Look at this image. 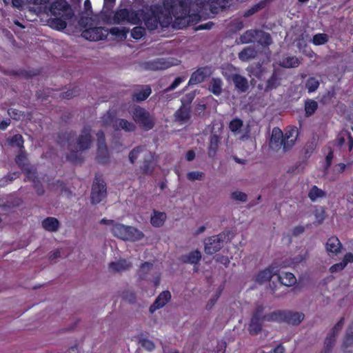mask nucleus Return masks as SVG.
<instances>
[{"mask_svg":"<svg viewBox=\"0 0 353 353\" xmlns=\"http://www.w3.org/2000/svg\"><path fill=\"white\" fill-rule=\"evenodd\" d=\"M223 82L219 78H212L209 84L208 90L216 96H219L222 92Z\"/></svg>","mask_w":353,"mask_h":353,"instance_id":"33","label":"nucleus"},{"mask_svg":"<svg viewBox=\"0 0 353 353\" xmlns=\"http://www.w3.org/2000/svg\"><path fill=\"white\" fill-rule=\"evenodd\" d=\"M319 87V81L313 77H309L305 82V88L309 93L315 92Z\"/></svg>","mask_w":353,"mask_h":353,"instance_id":"45","label":"nucleus"},{"mask_svg":"<svg viewBox=\"0 0 353 353\" xmlns=\"http://www.w3.org/2000/svg\"><path fill=\"white\" fill-rule=\"evenodd\" d=\"M116 0H103V6L101 12L107 11L108 13L112 12V8L114 7Z\"/></svg>","mask_w":353,"mask_h":353,"instance_id":"57","label":"nucleus"},{"mask_svg":"<svg viewBox=\"0 0 353 353\" xmlns=\"http://www.w3.org/2000/svg\"><path fill=\"white\" fill-rule=\"evenodd\" d=\"M107 195L106 183L99 176L96 175L91 190V202L97 204L102 201Z\"/></svg>","mask_w":353,"mask_h":353,"instance_id":"8","label":"nucleus"},{"mask_svg":"<svg viewBox=\"0 0 353 353\" xmlns=\"http://www.w3.org/2000/svg\"><path fill=\"white\" fill-rule=\"evenodd\" d=\"M204 176V173L199 171H192L187 174V178L190 181L201 180Z\"/></svg>","mask_w":353,"mask_h":353,"instance_id":"55","label":"nucleus"},{"mask_svg":"<svg viewBox=\"0 0 353 353\" xmlns=\"http://www.w3.org/2000/svg\"><path fill=\"white\" fill-rule=\"evenodd\" d=\"M117 121L118 125L115 128V130H117L121 129L127 132H132L136 130V125L132 122H130L127 119H119Z\"/></svg>","mask_w":353,"mask_h":353,"instance_id":"32","label":"nucleus"},{"mask_svg":"<svg viewBox=\"0 0 353 353\" xmlns=\"http://www.w3.org/2000/svg\"><path fill=\"white\" fill-rule=\"evenodd\" d=\"M127 228L128 225H125L119 223H115L111 228V232L114 236L123 240L125 234H126L125 232Z\"/></svg>","mask_w":353,"mask_h":353,"instance_id":"31","label":"nucleus"},{"mask_svg":"<svg viewBox=\"0 0 353 353\" xmlns=\"http://www.w3.org/2000/svg\"><path fill=\"white\" fill-rule=\"evenodd\" d=\"M139 342L141 346L148 351H152L155 347L154 343L148 339H141Z\"/></svg>","mask_w":353,"mask_h":353,"instance_id":"56","label":"nucleus"},{"mask_svg":"<svg viewBox=\"0 0 353 353\" xmlns=\"http://www.w3.org/2000/svg\"><path fill=\"white\" fill-rule=\"evenodd\" d=\"M325 248L328 256L334 257L341 252L343 245L338 237L332 236L327 239Z\"/></svg>","mask_w":353,"mask_h":353,"instance_id":"14","label":"nucleus"},{"mask_svg":"<svg viewBox=\"0 0 353 353\" xmlns=\"http://www.w3.org/2000/svg\"><path fill=\"white\" fill-rule=\"evenodd\" d=\"M264 310L263 305H257L252 314L248 330L252 336L257 335L261 332L263 322H274V321L268 319L267 316L270 315V313L263 314Z\"/></svg>","mask_w":353,"mask_h":353,"instance_id":"7","label":"nucleus"},{"mask_svg":"<svg viewBox=\"0 0 353 353\" xmlns=\"http://www.w3.org/2000/svg\"><path fill=\"white\" fill-rule=\"evenodd\" d=\"M259 30L251 29L246 30L239 37L240 42L243 44L250 43L256 40Z\"/></svg>","mask_w":353,"mask_h":353,"instance_id":"30","label":"nucleus"},{"mask_svg":"<svg viewBox=\"0 0 353 353\" xmlns=\"http://www.w3.org/2000/svg\"><path fill=\"white\" fill-rule=\"evenodd\" d=\"M201 259V253L199 250H196L189 252L187 254L182 255L181 260L184 263H190L192 265H197Z\"/></svg>","mask_w":353,"mask_h":353,"instance_id":"22","label":"nucleus"},{"mask_svg":"<svg viewBox=\"0 0 353 353\" xmlns=\"http://www.w3.org/2000/svg\"><path fill=\"white\" fill-rule=\"evenodd\" d=\"M329 40V37L325 33H318L313 36L312 43L315 46H321L326 43Z\"/></svg>","mask_w":353,"mask_h":353,"instance_id":"46","label":"nucleus"},{"mask_svg":"<svg viewBox=\"0 0 353 353\" xmlns=\"http://www.w3.org/2000/svg\"><path fill=\"white\" fill-rule=\"evenodd\" d=\"M33 188L39 196H42L45 193L43 185L38 179H33Z\"/></svg>","mask_w":353,"mask_h":353,"instance_id":"54","label":"nucleus"},{"mask_svg":"<svg viewBox=\"0 0 353 353\" xmlns=\"http://www.w3.org/2000/svg\"><path fill=\"white\" fill-rule=\"evenodd\" d=\"M277 279L280 285L285 286H292L296 282L295 276L291 272H284L278 274Z\"/></svg>","mask_w":353,"mask_h":353,"instance_id":"26","label":"nucleus"},{"mask_svg":"<svg viewBox=\"0 0 353 353\" xmlns=\"http://www.w3.org/2000/svg\"><path fill=\"white\" fill-rule=\"evenodd\" d=\"M299 64V59L296 56H291L283 58L280 65L285 68H292L298 67Z\"/></svg>","mask_w":353,"mask_h":353,"instance_id":"36","label":"nucleus"},{"mask_svg":"<svg viewBox=\"0 0 353 353\" xmlns=\"http://www.w3.org/2000/svg\"><path fill=\"white\" fill-rule=\"evenodd\" d=\"M8 142L10 145H15L20 150L24 149V140L21 134H17L8 139Z\"/></svg>","mask_w":353,"mask_h":353,"instance_id":"44","label":"nucleus"},{"mask_svg":"<svg viewBox=\"0 0 353 353\" xmlns=\"http://www.w3.org/2000/svg\"><path fill=\"white\" fill-rule=\"evenodd\" d=\"M167 215L165 212L154 210L150 218V223L155 228H160L164 224Z\"/></svg>","mask_w":353,"mask_h":353,"instance_id":"27","label":"nucleus"},{"mask_svg":"<svg viewBox=\"0 0 353 353\" xmlns=\"http://www.w3.org/2000/svg\"><path fill=\"white\" fill-rule=\"evenodd\" d=\"M256 41L264 48L269 47L272 43L270 34L261 30H259Z\"/></svg>","mask_w":353,"mask_h":353,"instance_id":"28","label":"nucleus"},{"mask_svg":"<svg viewBox=\"0 0 353 353\" xmlns=\"http://www.w3.org/2000/svg\"><path fill=\"white\" fill-rule=\"evenodd\" d=\"M227 347L226 342L223 340L217 341L216 353H225Z\"/></svg>","mask_w":353,"mask_h":353,"instance_id":"64","label":"nucleus"},{"mask_svg":"<svg viewBox=\"0 0 353 353\" xmlns=\"http://www.w3.org/2000/svg\"><path fill=\"white\" fill-rule=\"evenodd\" d=\"M150 65L152 69L155 70H165L170 66V63L163 58H159L154 60L152 62H151Z\"/></svg>","mask_w":353,"mask_h":353,"instance_id":"42","label":"nucleus"},{"mask_svg":"<svg viewBox=\"0 0 353 353\" xmlns=\"http://www.w3.org/2000/svg\"><path fill=\"white\" fill-rule=\"evenodd\" d=\"M78 23L81 28L85 30L93 25V20L92 17L83 16L79 18Z\"/></svg>","mask_w":353,"mask_h":353,"instance_id":"52","label":"nucleus"},{"mask_svg":"<svg viewBox=\"0 0 353 353\" xmlns=\"http://www.w3.org/2000/svg\"><path fill=\"white\" fill-rule=\"evenodd\" d=\"M132 116L134 121L145 131H149L155 126L154 116L144 108L135 107L132 112Z\"/></svg>","mask_w":353,"mask_h":353,"instance_id":"6","label":"nucleus"},{"mask_svg":"<svg viewBox=\"0 0 353 353\" xmlns=\"http://www.w3.org/2000/svg\"><path fill=\"white\" fill-rule=\"evenodd\" d=\"M123 299L128 301L130 303H134L137 297L134 292L126 291L123 293Z\"/></svg>","mask_w":353,"mask_h":353,"instance_id":"61","label":"nucleus"},{"mask_svg":"<svg viewBox=\"0 0 353 353\" xmlns=\"http://www.w3.org/2000/svg\"><path fill=\"white\" fill-rule=\"evenodd\" d=\"M153 268V263L150 262H144L141 264L139 270V276L141 280L147 279V275Z\"/></svg>","mask_w":353,"mask_h":353,"instance_id":"43","label":"nucleus"},{"mask_svg":"<svg viewBox=\"0 0 353 353\" xmlns=\"http://www.w3.org/2000/svg\"><path fill=\"white\" fill-rule=\"evenodd\" d=\"M92 128L90 125H85L81 134L77 139V150L72 148V141L76 137V132L73 130L65 131L61 132L58 138L61 142L68 143V148L70 150V153L67 155V159L72 163L81 162L82 159L81 154L79 152H82L88 150L90 148L92 139Z\"/></svg>","mask_w":353,"mask_h":353,"instance_id":"2","label":"nucleus"},{"mask_svg":"<svg viewBox=\"0 0 353 353\" xmlns=\"http://www.w3.org/2000/svg\"><path fill=\"white\" fill-rule=\"evenodd\" d=\"M345 268V265L342 261L340 263H335L330 268V272L331 273L338 272L343 270Z\"/></svg>","mask_w":353,"mask_h":353,"instance_id":"62","label":"nucleus"},{"mask_svg":"<svg viewBox=\"0 0 353 353\" xmlns=\"http://www.w3.org/2000/svg\"><path fill=\"white\" fill-rule=\"evenodd\" d=\"M152 93V89L149 85H143L141 90H136L132 96L134 101L141 102L146 100Z\"/></svg>","mask_w":353,"mask_h":353,"instance_id":"24","label":"nucleus"},{"mask_svg":"<svg viewBox=\"0 0 353 353\" xmlns=\"http://www.w3.org/2000/svg\"><path fill=\"white\" fill-rule=\"evenodd\" d=\"M26 157L25 152L23 151V149H21L20 150L19 154L16 156L14 159L15 163L18 165L19 168L22 169L26 165Z\"/></svg>","mask_w":353,"mask_h":353,"instance_id":"53","label":"nucleus"},{"mask_svg":"<svg viewBox=\"0 0 353 353\" xmlns=\"http://www.w3.org/2000/svg\"><path fill=\"white\" fill-rule=\"evenodd\" d=\"M280 80L276 72H274L267 81L265 90L269 91L278 88L281 84Z\"/></svg>","mask_w":353,"mask_h":353,"instance_id":"37","label":"nucleus"},{"mask_svg":"<svg viewBox=\"0 0 353 353\" xmlns=\"http://www.w3.org/2000/svg\"><path fill=\"white\" fill-rule=\"evenodd\" d=\"M243 123L241 119L234 118L229 123V128L232 132L239 131L243 126Z\"/></svg>","mask_w":353,"mask_h":353,"instance_id":"50","label":"nucleus"},{"mask_svg":"<svg viewBox=\"0 0 353 353\" xmlns=\"http://www.w3.org/2000/svg\"><path fill=\"white\" fill-rule=\"evenodd\" d=\"M211 75L208 67H201L193 72L188 81V85H196L203 82Z\"/></svg>","mask_w":353,"mask_h":353,"instance_id":"15","label":"nucleus"},{"mask_svg":"<svg viewBox=\"0 0 353 353\" xmlns=\"http://www.w3.org/2000/svg\"><path fill=\"white\" fill-rule=\"evenodd\" d=\"M41 225L43 229L50 232H57L60 227V223L59 220L57 218L52 216H49L44 219L41 222Z\"/></svg>","mask_w":353,"mask_h":353,"instance_id":"23","label":"nucleus"},{"mask_svg":"<svg viewBox=\"0 0 353 353\" xmlns=\"http://www.w3.org/2000/svg\"><path fill=\"white\" fill-rule=\"evenodd\" d=\"M101 20L105 24H122L125 22L133 25H138L141 22L140 17L137 11L128 8H121L115 12H100Z\"/></svg>","mask_w":353,"mask_h":353,"instance_id":"4","label":"nucleus"},{"mask_svg":"<svg viewBox=\"0 0 353 353\" xmlns=\"http://www.w3.org/2000/svg\"><path fill=\"white\" fill-rule=\"evenodd\" d=\"M318 108V103L314 100L307 99L305 101L304 109L305 115L307 117L313 115Z\"/></svg>","mask_w":353,"mask_h":353,"instance_id":"35","label":"nucleus"},{"mask_svg":"<svg viewBox=\"0 0 353 353\" xmlns=\"http://www.w3.org/2000/svg\"><path fill=\"white\" fill-rule=\"evenodd\" d=\"M344 323V318L341 317L339 321L334 325L330 333H333L334 335L337 336L339 332L341 330Z\"/></svg>","mask_w":353,"mask_h":353,"instance_id":"60","label":"nucleus"},{"mask_svg":"<svg viewBox=\"0 0 353 353\" xmlns=\"http://www.w3.org/2000/svg\"><path fill=\"white\" fill-rule=\"evenodd\" d=\"M50 12L54 17L48 20L51 28L57 30L66 28L68 21L74 18V11L65 0H56L51 3Z\"/></svg>","mask_w":353,"mask_h":353,"instance_id":"3","label":"nucleus"},{"mask_svg":"<svg viewBox=\"0 0 353 353\" xmlns=\"http://www.w3.org/2000/svg\"><path fill=\"white\" fill-rule=\"evenodd\" d=\"M143 145H138L134 148L129 153V161L132 164H134L138 159L139 154L143 151Z\"/></svg>","mask_w":353,"mask_h":353,"instance_id":"47","label":"nucleus"},{"mask_svg":"<svg viewBox=\"0 0 353 353\" xmlns=\"http://www.w3.org/2000/svg\"><path fill=\"white\" fill-rule=\"evenodd\" d=\"M232 80L239 92H245L248 90V81L245 77L239 74H234L232 77Z\"/></svg>","mask_w":353,"mask_h":353,"instance_id":"19","label":"nucleus"},{"mask_svg":"<svg viewBox=\"0 0 353 353\" xmlns=\"http://www.w3.org/2000/svg\"><path fill=\"white\" fill-rule=\"evenodd\" d=\"M353 346V323L351 324L346 332L343 343V348L344 351L350 347Z\"/></svg>","mask_w":353,"mask_h":353,"instance_id":"38","label":"nucleus"},{"mask_svg":"<svg viewBox=\"0 0 353 353\" xmlns=\"http://www.w3.org/2000/svg\"><path fill=\"white\" fill-rule=\"evenodd\" d=\"M81 35L89 41H100L105 39L108 36V30L103 27L92 26L82 31Z\"/></svg>","mask_w":353,"mask_h":353,"instance_id":"11","label":"nucleus"},{"mask_svg":"<svg viewBox=\"0 0 353 353\" xmlns=\"http://www.w3.org/2000/svg\"><path fill=\"white\" fill-rule=\"evenodd\" d=\"M80 94V89L78 86H74L66 92L61 94L60 97L64 99H70Z\"/></svg>","mask_w":353,"mask_h":353,"instance_id":"48","label":"nucleus"},{"mask_svg":"<svg viewBox=\"0 0 353 353\" xmlns=\"http://www.w3.org/2000/svg\"><path fill=\"white\" fill-rule=\"evenodd\" d=\"M174 117L176 121L185 123L190 120V107L189 105H183L175 112Z\"/></svg>","mask_w":353,"mask_h":353,"instance_id":"18","label":"nucleus"},{"mask_svg":"<svg viewBox=\"0 0 353 353\" xmlns=\"http://www.w3.org/2000/svg\"><path fill=\"white\" fill-rule=\"evenodd\" d=\"M128 32L129 29L125 27L122 28L112 27L108 31L112 35L120 37L122 40L126 39Z\"/></svg>","mask_w":353,"mask_h":353,"instance_id":"41","label":"nucleus"},{"mask_svg":"<svg viewBox=\"0 0 353 353\" xmlns=\"http://www.w3.org/2000/svg\"><path fill=\"white\" fill-rule=\"evenodd\" d=\"M192 0H163L162 5H151L147 11L141 12V17L148 30L157 29L159 25L168 27L174 17L185 19L190 15Z\"/></svg>","mask_w":353,"mask_h":353,"instance_id":"1","label":"nucleus"},{"mask_svg":"<svg viewBox=\"0 0 353 353\" xmlns=\"http://www.w3.org/2000/svg\"><path fill=\"white\" fill-rule=\"evenodd\" d=\"M273 269L274 268L272 266H270L263 270L260 271L255 276V282L259 284H263L265 282L270 281L274 275Z\"/></svg>","mask_w":353,"mask_h":353,"instance_id":"25","label":"nucleus"},{"mask_svg":"<svg viewBox=\"0 0 353 353\" xmlns=\"http://www.w3.org/2000/svg\"><path fill=\"white\" fill-rule=\"evenodd\" d=\"M256 50L253 47H245L239 53V59L242 61H248L256 57Z\"/></svg>","mask_w":353,"mask_h":353,"instance_id":"29","label":"nucleus"},{"mask_svg":"<svg viewBox=\"0 0 353 353\" xmlns=\"http://www.w3.org/2000/svg\"><path fill=\"white\" fill-rule=\"evenodd\" d=\"M145 34V30L141 26H136L131 30V37L135 40L140 39L144 36Z\"/></svg>","mask_w":353,"mask_h":353,"instance_id":"49","label":"nucleus"},{"mask_svg":"<svg viewBox=\"0 0 353 353\" xmlns=\"http://www.w3.org/2000/svg\"><path fill=\"white\" fill-rule=\"evenodd\" d=\"M185 77H177L175 78L174 81L165 89L166 92H170L174 90L178 87L183 81H184Z\"/></svg>","mask_w":353,"mask_h":353,"instance_id":"58","label":"nucleus"},{"mask_svg":"<svg viewBox=\"0 0 353 353\" xmlns=\"http://www.w3.org/2000/svg\"><path fill=\"white\" fill-rule=\"evenodd\" d=\"M285 141L281 130L279 128H274L270 140V147L276 151H278L283 148V150L285 152Z\"/></svg>","mask_w":353,"mask_h":353,"instance_id":"13","label":"nucleus"},{"mask_svg":"<svg viewBox=\"0 0 353 353\" xmlns=\"http://www.w3.org/2000/svg\"><path fill=\"white\" fill-rule=\"evenodd\" d=\"M267 317L268 320L279 323H285L289 325H297L304 319L305 315L302 312L279 310L270 312Z\"/></svg>","mask_w":353,"mask_h":353,"instance_id":"5","label":"nucleus"},{"mask_svg":"<svg viewBox=\"0 0 353 353\" xmlns=\"http://www.w3.org/2000/svg\"><path fill=\"white\" fill-rule=\"evenodd\" d=\"M232 198L240 201H246L248 199V196L245 193L240 192V191H235L232 193Z\"/></svg>","mask_w":353,"mask_h":353,"instance_id":"59","label":"nucleus"},{"mask_svg":"<svg viewBox=\"0 0 353 353\" xmlns=\"http://www.w3.org/2000/svg\"><path fill=\"white\" fill-rule=\"evenodd\" d=\"M125 233L123 241L134 242L142 239L144 236L141 231L132 226H128Z\"/></svg>","mask_w":353,"mask_h":353,"instance_id":"21","label":"nucleus"},{"mask_svg":"<svg viewBox=\"0 0 353 353\" xmlns=\"http://www.w3.org/2000/svg\"><path fill=\"white\" fill-rule=\"evenodd\" d=\"M299 134V131L296 127H290L285 131V134H283V137L285 141V152L290 150L292 146L295 144L297 137Z\"/></svg>","mask_w":353,"mask_h":353,"instance_id":"17","label":"nucleus"},{"mask_svg":"<svg viewBox=\"0 0 353 353\" xmlns=\"http://www.w3.org/2000/svg\"><path fill=\"white\" fill-rule=\"evenodd\" d=\"M336 336L334 335L333 333H328L325 341L324 347H327L328 350H332L334 345Z\"/></svg>","mask_w":353,"mask_h":353,"instance_id":"51","label":"nucleus"},{"mask_svg":"<svg viewBox=\"0 0 353 353\" xmlns=\"http://www.w3.org/2000/svg\"><path fill=\"white\" fill-rule=\"evenodd\" d=\"M39 74V72L30 70L19 69L17 70H12L10 72V75L17 76L25 79H29Z\"/></svg>","mask_w":353,"mask_h":353,"instance_id":"34","label":"nucleus"},{"mask_svg":"<svg viewBox=\"0 0 353 353\" xmlns=\"http://www.w3.org/2000/svg\"><path fill=\"white\" fill-rule=\"evenodd\" d=\"M324 196H325V192L323 190L319 188L316 185L312 186L308 192V197L313 202L316 201L317 199L323 198Z\"/></svg>","mask_w":353,"mask_h":353,"instance_id":"39","label":"nucleus"},{"mask_svg":"<svg viewBox=\"0 0 353 353\" xmlns=\"http://www.w3.org/2000/svg\"><path fill=\"white\" fill-rule=\"evenodd\" d=\"M132 265L125 259H120L118 261L109 263V268L114 272H121L130 270Z\"/></svg>","mask_w":353,"mask_h":353,"instance_id":"20","label":"nucleus"},{"mask_svg":"<svg viewBox=\"0 0 353 353\" xmlns=\"http://www.w3.org/2000/svg\"><path fill=\"white\" fill-rule=\"evenodd\" d=\"M97 137V161L101 164H106L110 160V154L105 142V134L99 130L96 134Z\"/></svg>","mask_w":353,"mask_h":353,"instance_id":"9","label":"nucleus"},{"mask_svg":"<svg viewBox=\"0 0 353 353\" xmlns=\"http://www.w3.org/2000/svg\"><path fill=\"white\" fill-rule=\"evenodd\" d=\"M50 90L49 88H46L43 90H38L36 92V96L38 99H46L47 97L50 96Z\"/></svg>","mask_w":353,"mask_h":353,"instance_id":"63","label":"nucleus"},{"mask_svg":"<svg viewBox=\"0 0 353 353\" xmlns=\"http://www.w3.org/2000/svg\"><path fill=\"white\" fill-rule=\"evenodd\" d=\"M225 235L219 234L208 237L204 241V250L207 254L212 255L219 251L223 246Z\"/></svg>","mask_w":353,"mask_h":353,"instance_id":"10","label":"nucleus"},{"mask_svg":"<svg viewBox=\"0 0 353 353\" xmlns=\"http://www.w3.org/2000/svg\"><path fill=\"white\" fill-rule=\"evenodd\" d=\"M170 299L171 294L169 291L166 290L161 292L155 299L154 302L150 306V312L152 314L156 310L162 308L169 302Z\"/></svg>","mask_w":353,"mask_h":353,"instance_id":"16","label":"nucleus"},{"mask_svg":"<svg viewBox=\"0 0 353 353\" xmlns=\"http://www.w3.org/2000/svg\"><path fill=\"white\" fill-rule=\"evenodd\" d=\"M219 137L217 135H212L210 139V145L208 147V156L213 157L216 153Z\"/></svg>","mask_w":353,"mask_h":353,"instance_id":"40","label":"nucleus"},{"mask_svg":"<svg viewBox=\"0 0 353 353\" xmlns=\"http://www.w3.org/2000/svg\"><path fill=\"white\" fill-rule=\"evenodd\" d=\"M158 158V155L154 152H149L148 154H145L140 166L141 174L143 175L152 174L156 168Z\"/></svg>","mask_w":353,"mask_h":353,"instance_id":"12","label":"nucleus"}]
</instances>
